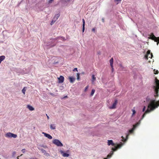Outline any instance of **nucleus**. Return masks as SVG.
I'll use <instances>...</instances> for the list:
<instances>
[{
    "label": "nucleus",
    "instance_id": "nucleus-1",
    "mask_svg": "<svg viewBox=\"0 0 159 159\" xmlns=\"http://www.w3.org/2000/svg\"><path fill=\"white\" fill-rule=\"evenodd\" d=\"M158 106H159V101L156 102L155 100H151L148 104L147 109L142 116V117L140 121L143 119L146 114L149 113L151 111H153L156 108H157Z\"/></svg>",
    "mask_w": 159,
    "mask_h": 159
},
{
    "label": "nucleus",
    "instance_id": "nucleus-2",
    "mask_svg": "<svg viewBox=\"0 0 159 159\" xmlns=\"http://www.w3.org/2000/svg\"><path fill=\"white\" fill-rule=\"evenodd\" d=\"M57 39H61L62 41H64L65 40V38L63 37H59L56 39H51L48 43L47 44V46L48 47V48H50L55 46L56 44L55 41Z\"/></svg>",
    "mask_w": 159,
    "mask_h": 159
},
{
    "label": "nucleus",
    "instance_id": "nucleus-3",
    "mask_svg": "<svg viewBox=\"0 0 159 159\" xmlns=\"http://www.w3.org/2000/svg\"><path fill=\"white\" fill-rule=\"evenodd\" d=\"M153 88L156 94V95H155V96H158L157 93L158 91V89L159 88V80L157 79L155 80V84L153 86Z\"/></svg>",
    "mask_w": 159,
    "mask_h": 159
},
{
    "label": "nucleus",
    "instance_id": "nucleus-4",
    "mask_svg": "<svg viewBox=\"0 0 159 159\" xmlns=\"http://www.w3.org/2000/svg\"><path fill=\"white\" fill-rule=\"evenodd\" d=\"M52 143L58 147H61L63 146L62 143L57 139L53 140Z\"/></svg>",
    "mask_w": 159,
    "mask_h": 159
},
{
    "label": "nucleus",
    "instance_id": "nucleus-5",
    "mask_svg": "<svg viewBox=\"0 0 159 159\" xmlns=\"http://www.w3.org/2000/svg\"><path fill=\"white\" fill-rule=\"evenodd\" d=\"M5 136L7 138H16L17 137V135L16 134H15L10 132H8L5 135Z\"/></svg>",
    "mask_w": 159,
    "mask_h": 159
},
{
    "label": "nucleus",
    "instance_id": "nucleus-6",
    "mask_svg": "<svg viewBox=\"0 0 159 159\" xmlns=\"http://www.w3.org/2000/svg\"><path fill=\"white\" fill-rule=\"evenodd\" d=\"M153 56V55L152 54L150 53V51H148L147 52V54L145 55L144 58L145 59L147 60L148 59V58H151Z\"/></svg>",
    "mask_w": 159,
    "mask_h": 159
},
{
    "label": "nucleus",
    "instance_id": "nucleus-7",
    "mask_svg": "<svg viewBox=\"0 0 159 159\" xmlns=\"http://www.w3.org/2000/svg\"><path fill=\"white\" fill-rule=\"evenodd\" d=\"M139 124L140 122H139L136 123L135 125H133V128L129 130V132L130 133H132L133 132L134 130L135 129L136 127H137V126Z\"/></svg>",
    "mask_w": 159,
    "mask_h": 159
},
{
    "label": "nucleus",
    "instance_id": "nucleus-8",
    "mask_svg": "<svg viewBox=\"0 0 159 159\" xmlns=\"http://www.w3.org/2000/svg\"><path fill=\"white\" fill-rule=\"evenodd\" d=\"M150 38L152 39L155 40L156 41H159V37L156 38L153 34H152L150 36Z\"/></svg>",
    "mask_w": 159,
    "mask_h": 159
},
{
    "label": "nucleus",
    "instance_id": "nucleus-9",
    "mask_svg": "<svg viewBox=\"0 0 159 159\" xmlns=\"http://www.w3.org/2000/svg\"><path fill=\"white\" fill-rule=\"evenodd\" d=\"M60 152L63 157H68L69 156V155L68 154L65 153L62 150H60Z\"/></svg>",
    "mask_w": 159,
    "mask_h": 159
},
{
    "label": "nucleus",
    "instance_id": "nucleus-10",
    "mask_svg": "<svg viewBox=\"0 0 159 159\" xmlns=\"http://www.w3.org/2000/svg\"><path fill=\"white\" fill-rule=\"evenodd\" d=\"M58 82L59 83H62L63 82L64 80V77L63 76L61 75L60 77L58 78Z\"/></svg>",
    "mask_w": 159,
    "mask_h": 159
},
{
    "label": "nucleus",
    "instance_id": "nucleus-11",
    "mask_svg": "<svg viewBox=\"0 0 159 159\" xmlns=\"http://www.w3.org/2000/svg\"><path fill=\"white\" fill-rule=\"evenodd\" d=\"M42 134H44V136L48 138L49 139H52V137L50 134H47L44 132H42Z\"/></svg>",
    "mask_w": 159,
    "mask_h": 159
},
{
    "label": "nucleus",
    "instance_id": "nucleus-12",
    "mask_svg": "<svg viewBox=\"0 0 159 159\" xmlns=\"http://www.w3.org/2000/svg\"><path fill=\"white\" fill-rule=\"evenodd\" d=\"M117 100H115L114 102L113 103V104L112 105V106L110 107V108L111 109H113L115 108L117 104Z\"/></svg>",
    "mask_w": 159,
    "mask_h": 159
},
{
    "label": "nucleus",
    "instance_id": "nucleus-13",
    "mask_svg": "<svg viewBox=\"0 0 159 159\" xmlns=\"http://www.w3.org/2000/svg\"><path fill=\"white\" fill-rule=\"evenodd\" d=\"M40 149L41 150L42 153H44V155L47 156H49V153H47L46 151H45V150H44L42 148Z\"/></svg>",
    "mask_w": 159,
    "mask_h": 159
},
{
    "label": "nucleus",
    "instance_id": "nucleus-14",
    "mask_svg": "<svg viewBox=\"0 0 159 159\" xmlns=\"http://www.w3.org/2000/svg\"><path fill=\"white\" fill-rule=\"evenodd\" d=\"M69 79L70 81V82L71 83H73L75 81V79L74 78L70 76L69 77Z\"/></svg>",
    "mask_w": 159,
    "mask_h": 159
},
{
    "label": "nucleus",
    "instance_id": "nucleus-15",
    "mask_svg": "<svg viewBox=\"0 0 159 159\" xmlns=\"http://www.w3.org/2000/svg\"><path fill=\"white\" fill-rule=\"evenodd\" d=\"M50 128L51 129H55L56 128V126L55 124H51L50 126Z\"/></svg>",
    "mask_w": 159,
    "mask_h": 159
},
{
    "label": "nucleus",
    "instance_id": "nucleus-16",
    "mask_svg": "<svg viewBox=\"0 0 159 159\" xmlns=\"http://www.w3.org/2000/svg\"><path fill=\"white\" fill-rule=\"evenodd\" d=\"M27 108L31 111H33L34 110V109L30 105H28L27 106Z\"/></svg>",
    "mask_w": 159,
    "mask_h": 159
},
{
    "label": "nucleus",
    "instance_id": "nucleus-17",
    "mask_svg": "<svg viewBox=\"0 0 159 159\" xmlns=\"http://www.w3.org/2000/svg\"><path fill=\"white\" fill-rule=\"evenodd\" d=\"M131 111L133 112V113L132 114L131 116L133 117L136 113V111L135 110V107H134L132 109Z\"/></svg>",
    "mask_w": 159,
    "mask_h": 159
},
{
    "label": "nucleus",
    "instance_id": "nucleus-18",
    "mask_svg": "<svg viewBox=\"0 0 159 159\" xmlns=\"http://www.w3.org/2000/svg\"><path fill=\"white\" fill-rule=\"evenodd\" d=\"M129 134H127L126 135H125V137H126V139H125V138L124 137H123V136H122V141H126L128 139V136H129Z\"/></svg>",
    "mask_w": 159,
    "mask_h": 159
},
{
    "label": "nucleus",
    "instance_id": "nucleus-19",
    "mask_svg": "<svg viewBox=\"0 0 159 159\" xmlns=\"http://www.w3.org/2000/svg\"><path fill=\"white\" fill-rule=\"evenodd\" d=\"M96 78L95 77V75H93L92 76V83L96 80Z\"/></svg>",
    "mask_w": 159,
    "mask_h": 159
},
{
    "label": "nucleus",
    "instance_id": "nucleus-20",
    "mask_svg": "<svg viewBox=\"0 0 159 159\" xmlns=\"http://www.w3.org/2000/svg\"><path fill=\"white\" fill-rule=\"evenodd\" d=\"M110 66H111V68H113V59L112 58H111L110 60Z\"/></svg>",
    "mask_w": 159,
    "mask_h": 159
},
{
    "label": "nucleus",
    "instance_id": "nucleus-21",
    "mask_svg": "<svg viewBox=\"0 0 159 159\" xmlns=\"http://www.w3.org/2000/svg\"><path fill=\"white\" fill-rule=\"evenodd\" d=\"M5 58V57L4 56H0V61H2Z\"/></svg>",
    "mask_w": 159,
    "mask_h": 159
},
{
    "label": "nucleus",
    "instance_id": "nucleus-22",
    "mask_svg": "<svg viewBox=\"0 0 159 159\" xmlns=\"http://www.w3.org/2000/svg\"><path fill=\"white\" fill-rule=\"evenodd\" d=\"M16 154V152L15 151L13 152L12 153V157H15V155Z\"/></svg>",
    "mask_w": 159,
    "mask_h": 159
},
{
    "label": "nucleus",
    "instance_id": "nucleus-23",
    "mask_svg": "<svg viewBox=\"0 0 159 159\" xmlns=\"http://www.w3.org/2000/svg\"><path fill=\"white\" fill-rule=\"evenodd\" d=\"M95 90L94 89H92L91 91V96H92L93 94H94V92H95Z\"/></svg>",
    "mask_w": 159,
    "mask_h": 159
},
{
    "label": "nucleus",
    "instance_id": "nucleus-24",
    "mask_svg": "<svg viewBox=\"0 0 159 159\" xmlns=\"http://www.w3.org/2000/svg\"><path fill=\"white\" fill-rule=\"evenodd\" d=\"M60 13H58L57 14H56L55 16L54 17H56V18H57V19H58V17L60 16Z\"/></svg>",
    "mask_w": 159,
    "mask_h": 159
},
{
    "label": "nucleus",
    "instance_id": "nucleus-25",
    "mask_svg": "<svg viewBox=\"0 0 159 159\" xmlns=\"http://www.w3.org/2000/svg\"><path fill=\"white\" fill-rule=\"evenodd\" d=\"M25 91H26V89H25V88L24 87L23 88V89L22 90V92L24 94H25Z\"/></svg>",
    "mask_w": 159,
    "mask_h": 159
},
{
    "label": "nucleus",
    "instance_id": "nucleus-26",
    "mask_svg": "<svg viewBox=\"0 0 159 159\" xmlns=\"http://www.w3.org/2000/svg\"><path fill=\"white\" fill-rule=\"evenodd\" d=\"M154 74H157L158 73V71L157 70H154Z\"/></svg>",
    "mask_w": 159,
    "mask_h": 159
},
{
    "label": "nucleus",
    "instance_id": "nucleus-27",
    "mask_svg": "<svg viewBox=\"0 0 159 159\" xmlns=\"http://www.w3.org/2000/svg\"><path fill=\"white\" fill-rule=\"evenodd\" d=\"M122 0H114L115 2H117V4H118Z\"/></svg>",
    "mask_w": 159,
    "mask_h": 159
},
{
    "label": "nucleus",
    "instance_id": "nucleus-28",
    "mask_svg": "<svg viewBox=\"0 0 159 159\" xmlns=\"http://www.w3.org/2000/svg\"><path fill=\"white\" fill-rule=\"evenodd\" d=\"M57 20V18H56V17H54L53 18L52 20H53L55 22Z\"/></svg>",
    "mask_w": 159,
    "mask_h": 159
},
{
    "label": "nucleus",
    "instance_id": "nucleus-29",
    "mask_svg": "<svg viewBox=\"0 0 159 159\" xmlns=\"http://www.w3.org/2000/svg\"><path fill=\"white\" fill-rule=\"evenodd\" d=\"M77 80H79L80 79V74H79V73H78L77 74Z\"/></svg>",
    "mask_w": 159,
    "mask_h": 159
},
{
    "label": "nucleus",
    "instance_id": "nucleus-30",
    "mask_svg": "<svg viewBox=\"0 0 159 159\" xmlns=\"http://www.w3.org/2000/svg\"><path fill=\"white\" fill-rule=\"evenodd\" d=\"M85 30V25H83V27H82V31L83 32H84Z\"/></svg>",
    "mask_w": 159,
    "mask_h": 159
},
{
    "label": "nucleus",
    "instance_id": "nucleus-31",
    "mask_svg": "<svg viewBox=\"0 0 159 159\" xmlns=\"http://www.w3.org/2000/svg\"><path fill=\"white\" fill-rule=\"evenodd\" d=\"M82 21L83 23V25H85V21L84 19H83Z\"/></svg>",
    "mask_w": 159,
    "mask_h": 159
},
{
    "label": "nucleus",
    "instance_id": "nucleus-32",
    "mask_svg": "<svg viewBox=\"0 0 159 159\" xmlns=\"http://www.w3.org/2000/svg\"><path fill=\"white\" fill-rule=\"evenodd\" d=\"M21 151L23 153H25V149H23L21 150Z\"/></svg>",
    "mask_w": 159,
    "mask_h": 159
},
{
    "label": "nucleus",
    "instance_id": "nucleus-33",
    "mask_svg": "<svg viewBox=\"0 0 159 159\" xmlns=\"http://www.w3.org/2000/svg\"><path fill=\"white\" fill-rule=\"evenodd\" d=\"M145 109H146V107L145 106H144L143 108V109L142 111L143 112L144 111H145Z\"/></svg>",
    "mask_w": 159,
    "mask_h": 159
},
{
    "label": "nucleus",
    "instance_id": "nucleus-34",
    "mask_svg": "<svg viewBox=\"0 0 159 159\" xmlns=\"http://www.w3.org/2000/svg\"><path fill=\"white\" fill-rule=\"evenodd\" d=\"M73 71H78V70L77 68H75L73 70Z\"/></svg>",
    "mask_w": 159,
    "mask_h": 159
},
{
    "label": "nucleus",
    "instance_id": "nucleus-35",
    "mask_svg": "<svg viewBox=\"0 0 159 159\" xmlns=\"http://www.w3.org/2000/svg\"><path fill=\"white\" fill-rule=\"evenodd\" d=\"M55 22V21H53V20H52V21L51 22V25H52V24H53V23Z\"/></svg>",
    "mask_w": 159,
    "mask_h": 159
},
{
    "label": "nucleus",
    "instance_id": "nucleus-36",
    "mask_svg": "<svg viewBox=\"0 0 159 159\" xmlns=\"http://www.w3.org/2000/svg\"><path fill=\"white\" fill-rule=\"evenodd\" d=\"M70 0H63L64 1L66 2H68Z\"/></svg>",
    "mask_w": 159,
    "mask_h": 159
},
{
    "label": "nucleus",
    "instance_id": "nucleus-37",
    "mask_svg": "<svg viewBox=\"0 0 159 159\" xmlns=\"http://www.w3.org/2000/svg\"><path fill=\"white\" fill-rule=\"evenodd\" d=\"M53 1V0H49V3H51Z\"/></svg>",
    "mask_w": 159,
    "mask_h": 159
},
{
    "label": "nucleus",
    "instance_id": "nucleus-38",
    "mask_svg": "<svg viewBox=\"0 0 159 159\" xmlns=\"http://www.w3.org/2000/svg\"><path fill=\"white\" fill-rule=\"evenodd\" d=\"M88 86H86V87L85 88V91H86L87 90V89H88Z\"/></svg>",
    "mask_w": 159,
    "mask_h": 159
},
{
    "label": "nucleus",
    "instance_id": "nucleus-39",
    "mask_svg": "<svg viewBox=\"0 0 159 159\" xmlns=\"http://www.w3.org/2000/svg\"><path fill=\"white\" fill-rule=\"evenodd\" d=\"M102 21L103 22H104V18H102Z\"/></svg>",
    "mask_w": 159,
    "mask_h": 159
},
{
    "label": "nucleus",
    "instance_id": "nucleus-40",
    "mask_svg": "<svg viewBox=\"0 0 159 159\" xmlns=\"http://www.w3.org/2000/svg\"><path fill=\"white\" fill-rule=\"evenodd\" d=\"M95 31V29L94 28H93L92 29V31L94 32V31Z\"/></svg>",
    "mask_w": 159,
    "mask_h": 159
},
{
    "label": "nucleus",
    "instance_id": "nucleus-41",
    "mask_svg": "<svg viewBox=\"0 0 159 159\" xmlns=\"http://www.w3.org/2000/svg\"><path fill=\"white\" fill-rule=\"evenodd\" d=\"M46 116H47V118L48 119H49V116L47 115V114H46Z\"/></svg>",
    "mask_w": 159,
    "mask_h": 159
},
{
    "label": "nucleus",
    "instance_id": "nucleus-42",
    "mask_svg": "<svg viewBox=\"0 0 159 159\" xmlns=\"http://www.w3.org/2000/svg\"><path fill=\"white\" fill-rule=\"evenodd\" d=\"M30 159H38L36 158H31Z\"/></svg>",
    "mask_w": 159,
    "mask_h": 159
},
{
    "label": "nucleus",
    "instance_id": "nucleus-43",
    "mask_svg": "<svg viewBox=\"0 0 159 159\" xmlns=\"http://www.w3.org/2000/svg\"><path fill=\"white\" fill-rule=\"evenodd\" d=\"M69 152V150H68L66 151V152L68 153V152Z\"/></svg>",
    "mask_w": 159,
    "mask_h": 159
},
{
    "label": "nucleus",
    "instance_id": "nucleus-44",
    "mask_svg": "<svg viewBox=\"0 0 159 159\" xmlns=\"http://www.w3.org/2000/svg\"><path fill=\"white\" fill-rule=\"evenodd\" d=\"M42 147H43V148H45L47 147V146H43Z\"/></svg>",
    "mask_w": 159,
    "mask_h": 159
},
{
    "label": "nucleus",
    "instance_id": "nucleus-45",
    "mask_svg": "<svg viewBox=\"0 0 159 159\" xmlns=\"http://www.w3.org/2000/svg\"><path fill=\"white\" fill-rule=\"evenodd\" d=\"M112 71H113V68H112Z\"/></svg>",
    "mask_w": 159,
    "mask_h": 159
},
{
    "label": "nucleus",
    "instance_id": "nucleus-46",
    "mask_svg": "<svg viewBox=\"0 0 159 159\" xmlns=\"http://www.w3.org/2000/svg\"><path fill=\"white\" fill-rule=\"evenodd\" d=\"M148 100V98H147V100Z\"/></svg>",
    "mask_w": 159,
    "mask_h": 159
},
{
    "label": "nucleus",
    "instance_id": "nucleus-47",
    "mask_svg": "<svg viewBox=\"0 0 159 159\" xmlns=\"http://www.w3.org/2000/svg\"><path fill=\"white\" fill-rule=\"evenodd\" d=\"M120 66H121V67H122V66H121V65H120Z\"/></svg>",
    "mask_w": 159,
    "mask_h": 159
},
{
    "label": "nucleus",
    "instance_id": "nucleus-48",
    "mask_svg": "<svg viewBox=\"0 0 159 159\" xmlns=\"http://www.w3.org/2000/svg\"><path fill=\"white\" fill-rule=\"evenodd\" d=\"M157 45H158V43H157Z\"/></svg>",
    "mask_w": 159,
    "mask_h": 159
},
{
    "label": "nucleus",
    "instance_id": "nucleus-49",
    "mask_svg": "<svg viewBox=\"0 0 159 159\" xmlns=\"http://www.w3.org/2000/svg\"><path fill=\"white\" fill-rule=\"evenodd\" d=\"M0 159H1L0 158Z\"/></svg>",
    "mask_w": 159,
    "mask_h": 159
}]
</instances>
